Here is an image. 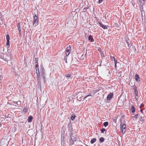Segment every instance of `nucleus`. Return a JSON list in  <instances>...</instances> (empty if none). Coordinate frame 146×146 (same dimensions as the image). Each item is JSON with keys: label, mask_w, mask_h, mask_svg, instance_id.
I'll list each match as a JSON object with an SVG mask.
<instances>
[{"label": "nucleus", "mask_w": 146, "mask_h": 146, "mask_svg": "<svg viewBox=\"0 0 146 146\" xmlns=\"http://www.w3.org/2000/svg\"><path fill=\"white\" fill-rule=\"evenodd\" d=\"M42 78L44 80V82H46V80L45 78Z\"/></svg>", "instance_id": "57"}, {"label": "nucleus", "mask_w": 146, "mask_h": 146, "mask_svg": "<svg viewBox=\"0 0 146 146\" xmlns=\"http://www.w3.org/2000/svg\"><path fill=\"white\" fill-rule=\"evenodd\" d=\"M88 97V96H86V97H85L84 98H83V100H82V99H80V100H78L79 101H83L84 100H85V99H86V98L87 97Z\"/></svg>", "instance_id": "45"}, {"label": "nucleus", "mask_w": 146, "mask_h": 146, "mask_svg": "<svg viewBox=\"0 0 146 146\" xmlns=\"http://www.w3.org/2000/svg\"><path fill=\"white\" fill-rule=\"evenodd\" d=\"M96 139L95 138H93L90 141V143L91 144H93L96 141Z\"/></svg>", "instance_id": "17"}, {"label": "nucleus", "mask_w": 146, "mask_h": 146, "mask_svg": "<svg viewBox=\"0 0 146 146\" xmlns=\"http://www.w3.org/2000/svg\"><path fill=\"white\" fill-rule=\"evenodd\" d=\"M71 75V74H66L64 76L65 77H66L67 78H67V79H68V78L70 77Z\"/></svg>", "instance_id": "24"}, {"label": "nucleus", "mask_w": 146, "mask_h": 146, "mask_svg": "<svg viewBox=\"0 0 146 146\" xmlns=\"http://www.w3.org/2000/svg\"><path fill=\"white\" fill-rule=\"evenodd\" d=\"M103 1V0H99V1H98L99 3V4L101 3Z\"/></svg>", "instance_id": "52"}, {"label": "nucleus", "mask_w": 146, "mask_h": 146, "mask_svg": "<svg viewBox=\"0 0 146 146\" xmlns=\"http://www.w3.org/2000/svg\"><path fill=\"white\" fill-rule=\"evenodd\" d=\"M36 73L37 77H38V76H40V72H39V70H38V72H36Z\"/></svg>", "instance_id": "38"}, {"label": "nucleus", "mask_w": 146, "mask_h": 146, "mask_svg": "<svg viewBox=\"0 0 146 146\" xmlns=\"http://www.w3.org/2000/svg\"><path fill=\"white\" fill-rule=\"evenodd\" d=\"M67 128H68V131L70 132L69 133H72V132L73 131V128L72 127V123L70 121L68 122Z\"/></svg>", "instance_id": "5"}, {"label": "nucleus", "mask_w": 146, "mask_h": 146, "mask_svg": "<svg viewBox=\"0 0 146 146\" xmlns=\"http://www.w3.org/2000/svg\"><path fill=\"white\" fill-rule=\"evenodd\" d=\"M19 36H20L21 35V31H19Z\"/></svg>", "instance_id": "60"}, {"label": "nucleus", "mask_w": 146, "mask_h": 146, "mask_svg": "<svg viewBox=\"0 0 146 146\" xmlns=\"http://www.w3.org/2000/svg\"><path fill=\"white\" fill-rule=\"evenodd\" d=\"M86 54H83V55H82L81 56V59L83 60H84V58H85V56H86V54L87 53V50H86Z\"/></svg>", "instance_id": "15"}, {"label": "nucleus", "mask_w": 146, "mask_h": 146, "mask_svg": "<svg viewBox=\"0 0 146 146\" xmlns=\"http://www.w3.org/2000/svg\"><path fill=\"white\" fill-rule=\"evenodd\" d=\"M117 64H115V67L116 68V67H117V65H116Z\"/></svg>", "instance_id": "63"}, {"label": "nucleus", "mask_w": 146, "mask_h": 146, "mask_svg": "<svg viewBox=\"0 0 146 146\" xmlns=\"http://www.w3.org/2000/svg\"><path fill=\"white\" fill-rule=\"evenodd\" d=\"M67 56H65L64 58V60L65 61V62L66 63H67Z\"/></svg>", "instance_id": "44"}, {"label": "nucleus", "mask_w": 146, "mask_h": 146, "mask_svg": "<svg viewBox=\"0 0 146 146\" xmlns=\"http://www.w3.org/2000/svg\"><path fill=\"white\" fill-rule=\"evenodd\" d=\"M69 101H72V97H69Z\"/></svg>", "instance_id": "50"}, {"label": "nucleus", "mask_w": 146, "mask_h": 146, "mask_svg": "<svg viewBox=\"0 0 146 146\" xmlns=\"http://www.w3.org/2000/svg\"><path fill=\"white\" fill-rule=\"evenodd\" d=\"M13 102L14 104H16V102H14V101H13Z\"/></svg>", "instance_id": "62"}, {"label": "nucleus", "mask_w": 146, "mask_h": 146, "mask_svg": "<svg viewBox=\"0 0 146 146\" xmlns=\"http://www.w3.org/2000/svg\"><path fill=\"white\" fill-rule=\"evenodd\" d=\"M3 79V77H1V76H0V82H1V81H2Z\"/></svg>", "instance_id": "53"}, {"label": "nucleus", "mask_w": 146, "mask_h": 146, "mask_svg": "<svg viewBox=\"0 0 146 146\" xmlns=\"http://www.w3.org/2000/svg\"><path fill=\"white\" fill-rule=\"evenodd\" d=\"M79 95L77 97V98H79V99H81V98L82 97H82H79Z\"/></svg>", "instance_id": "61"}, {"label": "nucleus", "mask_w": 146, "mask_h": 146, "mask_svg": "<svg viewBox=\"0 0 146 146\" xmlns=\"http://www.w3.org/2000/svg\"><path fill=\"white\" fill-rule=\"evenodd\" d=\"M20 23H17V27L18 28H21V26H20Z\"/></svg>", "instance_id": "34"}, {"label": "nucleus", "mask_w": 146, "mask_h": 146, "mask_svg": "<svg viewBox=\"0 0 146 146\" xmlns=\"http://www.w3.org/2000/svg\"><path fill=\"white\" fill-rule=\"evenodd\" d=\"M80 92H77L76 94H74L73 95V96H74V97L76 96L77 95H79V94L80 93Z\"/></svg>", "instance_id": "32"}, {"label": "nucleus", "mask_w": 146, "mask_h": 146, "mask_svg": "<svg viewBox=\"0 0 146 146\" xmlns=\"http://www.w3.org/2000/svg\"><path fill=\"white\" fill-rule=\"evenodd\" d=\"M38 58H35V64H38Z\"/></svg>", "instance_id": "40"}, {"label": "nucleus", "mask_w": 146, "mask_h": 146, "mask_svg": "<svg viewBox=\"0 0 146 146\" xmlns=\"http://www.w3.org/2000/svg\"><path fill=\"white\" fill-rule=\"evenodd\" d=\"M87 96H88V97L89 96H92L91 94H89V95H87Z\"/></svg>", "instance_id": "59"}, {"label": "nucleus", "mask_w": 146, "mask_h": 146, "mask_svg": "<svg viewBox=\"0 0 146 146\" xmlns=\"http://www.w3.org/2000/svg\"><path fill=\"white\" fill-rule=\"evenodd\" d=\"M3 23V21L0 20V26Z\"/></svg>", "instance_id": "47"}, {"label": "nucleus", "mask_w": 146, "mask_h": 146, "mask_svg": "<svg viewBox=\"0 0 146 146\" xmlns=\"http://www.w3.org/2000/svg\"><path fill=\"white\" fill-rule=\"evenodd\" d=\"M113 96V93H110L109 94L107 97V99L108 100H110L112 98Z\"/></svg>", "instance_id": "9"}, {"label": "nucleus", "mask_w": 146, "mask_h": 146, "mask_svg": "<svg viewBox=\"0 0 146 146\" xmlns=\"http://www.w3.org/2000/svg\"><path fill=\"white\" fill-rule=\"evenodd\" d=\"M134 90V92L135 94V96H138V92H137V89H135Z\"/></svg>", "instance_id": "28"}, {"label": "nucleus", "mask_w": 146, "mask_h": 146, "mask_svg": "<svg viewBox=\"0 0 146 146\" xmlns=\"http://www.w3.org/2000/svg\"><path fill=\"white\" fill-rule=\"evenodd\" d=\"M98 24H99L100 26L101 27L104 29H107L106 26L103 25L101 22H99Z\"/></svg>", "instance_id": "10"}, {"label": "nucleus", "mask_w": 146, "mask_h": 146, "mask_svg": "<svg viewBox=\"0 0 146 146\" xmlns=\"http://www.w3.org/2000/svg\"><path fill=\"white\" fill-rule=\"evenodd\" d=\"M62 134L61 135V144L63 146L65 145V144L66 143V140L64 139V133H65V131H63V133L62 132Z\"/></svg>", "instance_id": "4"}, {"label": "nucleus", "mask_w": 146, "mask_h": 146, "mask_svg": "<svg viewBox=\"0 0 146 146\" xmlns=\"http://www.w3.org/2000/svg\"><path fill=\"white\" fill-rule=\"evenodd\" d=\"M33 119V117L31 115L29 116L27 119L28 122L29 123L31 122H32V120Z\"/></svg>", "instance_id": "12"}, {"label": "nucleus", "mask_w": 146, "mask_h": 146, "mask_svg": "<svg viewBox=\"0 0 146 146\" xmlns=\"http://www.w3.org/2000/svg\"><path fill=\"white\" fill-rule=\"evenodd\" d=\"M133 87L134 90H135V89H137V88L136 87L135 85L133 86Z\"/></svg>", "instance_id": "48"}, {"label": "nucleus", "mask_w": 146, "mask_h": 146, "mask_svg": "<svg viewBox=\"0 0 146 146\" xmlns=\"http://www.w3.org/2000/svg\"><path fill=\"white\" fill-rule=\"evenodd\" d=\"M139 119L140 121L142 122V123H143L145 122V120L144 117H143L142 116H140Z\"/></svg>", "instance_id": "14"}, {"label": "nucleus", "mask_w": 146, "mask_h": 146, "mask_svg": "<svg viewBox=\"0 0 146 146\" xmlns=\"http://www.w3.org/2000/svg\"><path fill=\"white\" fill-rule=\"evenodd\" d=\"M18 30L19 31H21V28H18Z\"/></svg>", "instance_id": "56"}, {"label": "nucleus", "mask_w": 146, "mask_h": 146, "mask_svg": "<svg viewBox=\"0 0 146 146\" xmlns=\"http://www.w3.org/2000/svg\"><path fill=\"white\" fill-rule=\"evenodd\" d=\"M7 56H8L7 58H9V57H10V58H11V53H10L9 52L8 54H7Z\"/></svg>", "instance_id": "35"}, {"label": "nucleus", "mask_w": 146, "mask_h": 146, "mask_svg": "<svg viewBox=\"0 0 146 146\" xmlns=\"http://www.w3.org/2000/svg\"><path fill=\"white\" fill-rule=\"evenodd\" d=\"M135 80L137 81V82H139L140 81L139 77V75L137 74L135 75Z\"/></svg>", "instance_id": "11"}, {"label": "nucleus", "mask_w": 146, "mask_h": 146, "mask_svg": "<svg viewBox=\"0 0 146 146\" xmlns=\"http://www.w3.org/2000/svg\"><path fill=\"white\" fill-rule=\"evenodd\" d=\"M113 119V122H114L116 124L117 122V120L115 118Z\"/></svg>", "instance_id": "41"}, {"label": "nucleus", "mask_w": 146, "mask_h": 146, "mask_svg": "<svg viewBox=\"0 0 146 146\" xmlns=\"http://www.w3.org/2000/svg\"><path fill=\"white\" fill-rule=\"evenodd\" d=\"M138 1H139V5H140L141 7H142V5H141V4L142 3V0H138Z\"/></svg>", "instance_id": "29"}, {"label": "nucleus", "mask_w": 146, "mask_h": 146, "mask_svg": "<svg viewBox=\"0 0 146 146\" xmlns=\"http://www.w3.org/2000/svg\"><path fill=\"white\" fill-rule=\"evenodd\" d=\"M98 50L100 52H102V50L100 48H99L98 49Z\"/></svg>", "instance_id": "49"}, {"label": "nucleus", "mask_w": 146, "mask_h": 146, "mask_svg": "<svg viewBox=\"0 0 146 146\" xmlns=\"http://www.w3.org/2000/svg\"><path fill=\"white\" fill-rule=\"evenodd\" d=\"M6 39L7 41H9L10 38L9 36V35H7L6 36Z\"/></svg>", "instance_id": "27"}, {"label": "nucleus", "mask_w": 146, "mask_h": 146, "mask_svg": "<svg viewBox=\"0 0 146 146\" xmlns=\"http://www.w3.org/2000/svg\"><path fill=\"white\" fill-rule=\"evenodd\" d=\"M4 58L3 55V54L0 53V58Z\"/></svg>", "instance_id": "37"}, {"label": "nucleus", "mask_w": 146, "mask_h": 146, "mask_svg": "<svg viewBox=\"0 0 146 146\" xmlns=\"http://www.w3.org/2000/svg\"><path fill=\"white\" fill-rule=\"evenodd\" d=\"M71 48L70 46V45L68 46L66 48V51H70V49Z\"/></svg>", "instance_id": "23"}, {"label": "nucleus", "mask_w": 146, "mask_h": 146, "mask_svg": "<svg viewBox=\"0 0 146 146\" xmlns=\"http://www.w3.org/2000/svg\"><path fill=\"white\" fill-rule=\"evenodd\" d=\"M139 7L141 9V10H142V9H143V7L142 6V7H140V5H139Z\"/></svg>", "instance_id": "58"}, {"label": "nucleus", "mask_w": 146, "mask_h": 146, "mask_svg": "<svg viewBox=\"0 0 146 146\" xmlns=\"http://www.w3.org/2000/svg\"><path fill=\"white\" fill-rule=\"evenodd\" d=\"M98 91V90H96L95 91H93V92H94L93 93H94L97 92Z\"/></svg>", "instance_id": "55"}, {"label": "nucleus", "mask_w": 146, "mask_h": 146, "mask_svg": "<svg viewBox=\"0 0 146 146\" xmlns=\"http://www.w3.org/2000/svg\"><path fill=\"white\" fill-rule=\"evenodd\" d=\"M140 111H141V112L142 113H143V110H140Z\"/></svg>", "instance_id": "64"}, {"label": "nucleus", "mask_w": 146, "mask_h": 146, "mask_svg": "<svg viewBox=\"0 0 146 146\" xmlns=\"http://www.w3.org/2000/svg\"><path fill=\"white\" fill-rule=\"evenodd\" d=\"M35 64H36V65H35L36 68H38V71L39 68H38V63Z\"/></svg>", "instance_id": "43"}, {"label": "nucleus", "mask_w": 146, "mask_h": 146, "mask_svg": "<svg viewBox=\"0 0 146 146\" xmlns=\"http://www.w3.org/2000/svg\"><path fill=\"white\" fill-rule=\"evenodd\" d=\"M3 19L4 18L3 17H1L0 18V20H1V21H3Z\"/></svg>", "instance_id": "54"}, {"label": "nucleus", "mask_w": 146, "mask_h": 146, "mask_svg": "<svg viewBox=\"0 0 146 146\" xmlns=\"http://www.w3.org/2000/svg\"><path fill=\"white\" fill-rule=\"evenodd\" d=\"M101 55L102 58H103L104 57V54L102 52L101 53Z\"/></svg>", "instance_id": "42"}, {"label": "nucleus", "mask_w": 146, "mask_h": 146, "mask_svg": "<svg viewBox=\"0 0 146 146\" xmlns=\"http://www.w3.org/2000/svg\"><path fill=\"white\" fill-rule=\"evenodd\" d=\"M38 16L35 14L33 15V25L35 26H36L38 24Z\"/></svg>", "instance_id": "3"}, {"label": "nucleus", "mask_w": 146, "mask_h": 146, "mask_svg": "<svg viewBox=\"0 0 146 146\" xmlns=\"http://www.w3.org/2000/svg\"><path fill=\"white\" fill-rule=\"evenodd\" d=\"M112 58H113L115 64H117V61L116 60V59H115V57L114 56H111L110 58H111L112 60Z\"/></svg>", "instance_id": "19"}, {"label": "nucleus", "mask_w": 146, "mask_h": 146, "mask_svg": "<svg viewBox=\"0 0 146 146\" xmlns=\"http://www.w3.org/2000/svg\"><path fill=\"white\" fill-rule=\"evenodd\" d=\"M104 139L103 137H101L100 138L99 141L101 143L103 142L104 141Z\"/></svg>", "instance_id": "18"}, {"label": "nucleus", "mask_w": 146, "mask_h": 146, "mask_svg": "<svg viewBox=\"0 0 146 146\" xmlns=\"http://www.w3.org/2000/svg\"><path fill=\"white\" fill-rule=\"evenodd\" d=\"M40 73L41 74H43V73H45V71L43 68L42 67L40 69Z\"/></svg>", "instance_id": "22"}, {"label": "nucleus", "mask_w": 146, "mask_h": 146, "mask_svg": "<svg viewBox=\"0 0 146 146\" xmlns=\"http://www.w3.org/2000/svg\"><path fill=\"white\" fill-rule=\"evenodd\" d=\"M88 8L87 7H84V12H85L88 9Z\"/></svg>", "instance_id": "46"}, {"label": "nucleus", "mask_w": 146, "mask_h": 146, "mask_svg": "<svg viewBox=\"0 0 146 146\" xmlns=\"http://www.w3.org/2000/svg\"><path fill=\"white\" fill-rule=\"evenodd\" d=\"M120 129L122 133L123 134L126 131V125L125 123H123L122 121V118L120 119Z\"/></svg>", "instance_id": "2"}, {"label": "nucleus", "mask_w": 146, "mask_h": 146, "mask_svg": "<svg viewBox=\"0 0 146 146\" xmlns=\"http://www.w3.org/2000/svg\"><path fill=\"white\" fill-rule=\"evenodd\" d=\"M105 131H106V129L105 128H102L101 130V132L102 133H104V132Z\"/></svg>", "instance_id": "33"}, {"label": "nucleus", "mask_w": 146, "mask_h": 146, "mask_svg": "<svg viewBox=\"0 0 146 146\" xmlns=\"http://www.w3.org/2000/svg\"><path fill=\"white\" fill-rule=\"evenodd\" d=\"M72 60L71 61V63H72L73 64H74L75 63H77L78 62V61L77 58H76L73 57V56H72Z\"/></svg>", "instance_id": "8"}, {"label": "nucleus", "mask_w": 146, "mask_h": 146, "mask_svg": "<svg viewBox=\"0 0 146 146\" xmlns=\"http://www.w3.org/2000/svg\"><path fill=\"white\" fill-rule=\"evenodd\" d=\"M28 108L27 107H25L23 109V111L24 113H26L27 112V111H28Z\"/></svg>", "instance_id": "21"}, {"label": "nucleus", "mask_w": 146, "mask_h": 146, "mask_svg": "<svg viewBox=\"0 0 146 146\" xmlns=\"http://www.w3.org/2000/svg\"><path fill=\"white\" fill-rule=\"evenodd\" d=\"M108 124V122L107 121L104 122L103 123V125L105 127H106Z\"/></svg>", "instance_id": "26"}, {"label": "nucleus", "mask_w": 146, "mask_h": 146, "mask_svg": "<svg viewBox=\"0 0 146 146\" xmlns=\"http://www.w3.org/2000/svg\"><path fill=\"white\" fill-rule=\"evenodd\" d=\"M70 52L69 51H66V56H68L69 54H70Z\"/></svg>", "instance_id": "36"}, {"label": "nucleus", "mask_w": 146, "mask_h": 146, "mask_svg": "<svg viewBox=\"0 0 146 146\" xmlns=\"http://www.w3.org/2000/svg\"><path fill=\"white\" fill-rule=\"evenodd\" d=\"M131 111L133 113H134L135 111V108L133 106H132L131 107Z\"/></svg>", "instance_id": "20"}, {"label": "nucleus", "mask_w": 146, "mask_h": 146, "mask_svg": "<svg viewBox=\"0 0 146 146\" xmlns=\"http://www.w3.org/2000/svg\"><path fill=\"white\" fill-rule=\"evenodd\" d=\"M21 104V101H19L16 102V104L18 105H20Z\"/></svg>", "instance_id": "30"}, {"label": "nucleus", "mask_w": 146, "mask_h": 146, "mask_svg": "<svg viewBox=\"0 0 146 146\" xmlns=\"http://www.w3.org/2000/svg\"><path fill=\"white\" fill-rule=\"evenodd\" d=\"M88 39V40L91 42H93L94 41V40L91 35H90L89 36Z\"/></svg>", "instance_id": "13"}, {"label": "nucleus", "mask_w": 146, "mask_h": 146, "mask_svg": "<svg viewBox=\"0 0 146 146\" xmlns=\"http://www.w3.org/2000/svg\"><path fill=\"white\" fill-rule=\"evenodd\" d=\"M76 115L74 114H72L71 117L70 119L72 121L74 120L76 117Z\"/></svg>", "instance_id": "16"}, {"label": "nucleus", "mask_w": 146, "mask_h": 146, "mask_svg": "<svg viewBox=\"0 0 146 146\" xmlns=\"http://www.w3.org/2000/svg\"><path fill=\"white\" fill-rule=\"evenodd\" d=\"M9 45V41H7L6 45L7 46Z\"/></svg>", "instance_id": "51"}, {"label": "nucleus", "mask_w": 146, "mask_h": 146, "mask_svg": "<svg viewBox=\"0 0 146 146\" xmlns=\"http://www.w3.org/2000/svg\"><path fill=\"white\" fill-rule=\"evenodd\" d=\"M128 45L129 47V52H133L135 53V52L136 51V50L135 46H132V45H131L130 46L129 45V43H128Z\"/></svg>", "instance_id": "6"}, {"label": "nucleus", "mask_w": 146, "mask_h": 146, "mask_svg": "<svg viewBox=\"0 0 146 146\" xmlns=\"http://www.w3.org/2000/svg\"><path fill=\"white\" fill-rule=\"evenodd\" d=\"M2 59H3L5 61L7 62L8 60H11V58H10V57L7 58H3Z\"/></svg>", "instance_id": "25"}, {"label": "nucleus", "mask_w": 146, "mask_h": 146, "mask_svg": "<svg viewBox=\"0 0 146 146\" xmlns=\"http://www.w3.org/2000/svg\"><path fill=\"white\" fill-rule=\"evenodd\" d=\"M37 80V84L38 85V86H40V87H41V78L40 76H38L36 77Z\"/></svg>", "instance_id": "7"}, {"label": "nucleus", "mask_w": 146, "mask_h": 146, "mask_svg": "<svg viewBox=\"0 0 146 146\" xmlns=\"http://www.w3.org/2000/svg\"><path fill=\"white\" fill-rule=\"evenodd\" d=\"M138 114H136L134 116V118H135L136 119H137L138 118Z\"/></svg>", "instance_id": "39"}, {"label": "nucleus", "mask_w": 146, "mask_h": 146, "mask_svg": "<svg viewBox=\"0 0 146 146\" xmlns=\"http://www.w3.org/2000/svg\"><path fill=\"white\" fill-rule=\"evenodd\" d=\"M69 135L70 136L69 139V142L71 145H72L74 144H75V142L78 139L77 136L74 135L72 133H69Z\"/></svg>", "instance_id": "1"}, {"label": "nucleus", "mask_w": 146, "mask_h": 146, "mask_svg": "<svg viewBox=\"0 0 146 146\" xmlns=\"http://www.w3.org/2000/svg\"><path fill=\"white\" fill-rule=\"evenodd\" d=\"M41 75L42 76V78H45L46 74L45 73H43L41 74Z\"/></svg>", "instance_id": "31"}]
</instances>
